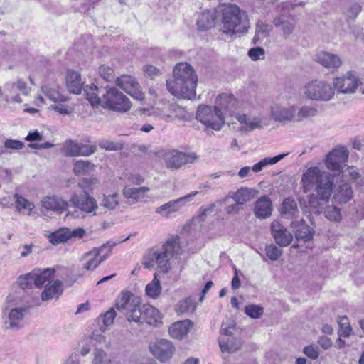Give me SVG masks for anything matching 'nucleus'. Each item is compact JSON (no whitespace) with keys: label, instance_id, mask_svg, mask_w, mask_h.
Instances as JSON below:
<instances>
[{"label":"nucleus","instance_id":"f257e3e1","mask_svg":"<svg viewBox=\"0 0 364 364\" xmlns=\"http://www.w3.org/2000/svg\"><path fill=\"white\" fill-rule=\"evenodd\" d=\"M301 183L305 193L311 192L304 211L320 215L332 195L334 175L318 166H311L303 173Z\"/></svg>","mask_w":364,"mask_h":364},{"label":"nucleus","instance_id":"f03ea898","mask_svg":"<svg viewBox=\"0 0 364 364\" xmlns=\"http://www.w3.org/2000/svg\"><path fill=\"white\" fill-rule=\"evenodd\" d=\"M87 100L92 106L100 105L110 110L126 112L131 109L129 99L114 87H97L92 84L84 87Z\"/></svg>","mask_w":364,"mask_h":364},{"label":"nucleus","instance_id":"7ed1b4c3","mask_svg":"<svg viewBox=\"0 0 364 364\" xmlns=\"http://www.w3.org/2000/svg\"><path fill=\"white\" fill-rule=\"evenodd\" d=\"M198 75L194 68L188 63H177L173 70V79L166 80L168 92L173 95L183 99L196 97Z\"/></svg>","mask_w":364,"mask_h":364},{"label":"nucleus","instance_id":"20e7f679","mask_svg":"<svg viewBox=\"0 0 364 364\" xmlns=\"http://www.w3.org/2000/svg\"><path fill=\"white\" fill-rule=\"evenodd\" d=\"M181 252L178 237H171L161 245L149 250L144 256L143 265L166 274L171 269V260L179 256Z\"/></svg>","mask_w":364,"mask_h":364},{"label":"nucleus","instance_id":"39448f33","mask_svg":"<svg viewBox=\"0 0 364 364\" xmlns=\"http://www.w3.org/2000/svg\"><path fill=\"white\" fill-rule=\"evenodd\" d=\"M222 24L224 32L243 33L249 28V21L245 11L235 4H226L222 9Z\"/></svg>","mask_w":364,"mask_h":364},{"label":"nucleus","instance_id":"423d86ee","mask_svg":"<svg viewBox=\"0 0 364 364\" xmlns=\"http://www.w3.org/2000/svg\"><path fill=\"white\" fill-rule=\"evenodd\" d=\"M141 298L129 291H122L117 297L115 308L125 315L129 321H138L141 316Z\"/></svg>","mask_w":364,"mask_h":364},{"label":"nucleus","instance_id":"0eeeda50","mask_svg":"<svg viewBox=\"0 0 364 364\" xmlns=\"http://www.w3.org/2000/svg\"><path fill=\"white\" fill-rule=\"evenodd\" d=\"M305 97L315 101L328 102L334 96L335 91L332 85L321 80H312L304 87Z\"/></svg>","mask_w":364,"mask_h":364},{"label":"nucleus","instance_id":"6e6552de","mask_svg":"<svg viewBox=\"0 0 364 364\" xmlns=\"http://www.w3.org/2000/svg\"><path fill=\"white\" fill-rule=\"evenodd\" d=\"M196 118L206 128L216 131L220 130L225 124L223 112L216 106L213 108L208 105H199Z\"/></svg>","mask_w":364,"mask_h":364},{"label":"nucleus","instance_id":"1a4fd4ad","mask_svg":"<svg viewBox=\"0 0 364 364\" xmlns=\"http://www.w3.org/2000/svg\"><path fill=\"white\" fill-rule=\"evenodd\" d=\"M198 159L194 152H183L176 149L168 150L164 154L166 166L172 170L179 169L188 164H193Z\"/></svg>","mask_w":364,"mask_h":364},{"label":"nucleus","instance_id":"9d476101","mask_svg":"<svg viewBox=\"0 0 364 364\" xmlns=\"http://www.w3.org/2000/svg\"><path fill=\"white\" fill-rule=\"evenodd\" d=\"M105 245L99 248H94L90 251L85 252L80 259L82 262V269L86 271H92L95 269L102 262L109 257L111 248L109 247L108 253L101 255V252L105 247Z\"/></svg>","mask_w":364,"mask_h":364},{"label":"nucleus","instance_id":"9b49d317","mask_svg":"<svg viewBox=\"0 0 364 364\" xmlns=\"http://www.w3.org/2000/svg\"><path fill=\"white\" fill-rule=\"evenodd\" d=\"M70 201L74 207L77 208L82 212L92 215H96V210L98 208L97 201L85 191L80 193H73Z\"/></svg>","mask_w":364,"mask_h":364},{"label":"nucleus","instance_id":"f8f14e48","mask_svg":"<svg viewBox=\"0 0 364 364\" xmlns=\"http://www.w3.org/2000/svg\"><path fill=\"white\" fill-rule=\"evenodd\" d=\"M360 80L353 71H348L346 75L336 77L333 80V88L338 92L344 94L354 93L357 90Z\"/></svg>","mask_w":364,"mask_h":364},{"label":"nucleus","instance_id":"ddd939ff","mask_svg":"<svg viewBox=\"0 0 364 364\" xmlns=\"http://www.w3.org/2000/svg\"><path fill=\"white\" fill-rule=\"evenodd\" d=\"M349 152L345 146H340L329 152L326 158L325 164L328 169L340 171L342 166L347 162Z\"/></svg>","mask_w":364,"mask_h":364},{"label":"nucleus","instance_id":"4468645a","mask_svg":"<svg viewBox=\"0 0 364 364\" xmlns=\"http://www.w3.org/2000/svg\"><path fill=\"white\" fill-rule=\"evenodd\" d=\"M279 7L281 8L280 14L274 18L273 23L275 27L281 29L285 36H288L292 33L296 21L287 6L281 5Z\"/></svg>","mask_w":364,"mask_h":364},{"label":"nucleus","instance_id":"2eb2a0df","mask_svg":"<svg viewBox=\"0 0 364 364\" xmlns=\"http://www.w3.org/2000/svg\"><path fill=\"white\" fill-rule=\"evenodd\" d=\"M149 349L153 355L161 362L168 360L175 352L173 343L166 339H161L151 343Z\"/></svg>","mask_w":364,"mask_h":364},{"label":"nucleus","instance_id":"dca6fc26","mask_svg":"<svg viewBox=\"0 0 364 364\" xmlns=\"http://www.w3.org/2000/svg\"><path fill=\"white\" fill-rule=\"evenodd\" d=\"M115 83L136 100H144V93L141 91L139 83L132 76L127 75H121L116 78Z\"/></svg>","mask_w":364,"mask_h":364},{"label":"nucleus","instance_id":"f3484780","mask_svg":"<svg viewBox=\"0 0 364 364\" xmlns=\"http://www.w3.org/2000/svg\"><path fill=\"white\" fill-rule=\"evenodd\" d=\"M198 193V191H193L191 193L181 197L176 200H171L156 209V213L159 214L164 218H168L172 213L178 211L190 199L196 196Z\"/></svg>","mask_w":364,"mask_h":364},{"label":"nucleus","instance_id":"a211bd4d","mask_svg":"<svg viewBox=\"0 0 364 364\" xmlns=\"http://www.w3.org/2000/svg\"><path fill=\"white\" fill-rule=\"evenodd\" d=\"M270 230L276 244L280 247L288 246L292 242V234L280 222L274 220L271 223Z\"/></svg>","mask_w":364,"mask_h":364},{"label":"nucleus","instance_id":"6ab92c4d","mask_svg":"<svg viewBox=\"0 0 364 364\" xmlns=\"http://www.w3.org/2000/svg\"><path fill=\"white\" fill-rule=\"evenodd\" d=\"M236 119L242 126L240 127V131L242 132H250L255 129H261L265 125L264 119L259 116L250 117L247 114H237Z\"/></svg>","mask_w":364,"mask_h":364},{"label":"nucleus","instance_id":"aec40b11","mask_svg":"<svg viewBox=\"0 0 364 364\" xmlns=\"http://www.w3.org/2000/svg\"><path fill=\"white\" fill-rule=\"evenodd\" d=\"M332 201L338 205L347 203L353 197V192L350 184L343 183L340 185H335L333 188Z\"/></svg>","mask_w":364,"mask_h":364},{"label":"nucleus","instance_id":"412c9836","mask_svg":"<svg viewBox=\"0 0 364 364\" xmlns=\"http://www.w3.org/2000/svg\"><path fill=\"white\" fill-rule=\"evenodd\" d=\"M291 227L294 232L296 240L306 242L313 239L314 231L306 224L304 219L293 221Z\"/></svg>","mask_w":364,"mask_h":364},{"label":"nucleus","instance_id":"4be33fe9","mask_svg":"<svg viewBox=\"0 0 364 364\" xmlns=\"http://www.w3.org/2000/svg\"><path fill=\"white\" fill-rule=\"evenodd\" d=\"M316 60L332 72L337 70L342 65V61L338 55L326 51L318 53L316 55Z\"/></svg>","mask_w":364,"mask_h":364},{"label":"nucleus","instance_id":"5701e85b","mask_svg":"<svg viewBox=\"0 0 364 364\" xmlns=\"http://www.w3.org/2000/svg\"><path fill=\"white\" fill-rule=\"evenodd\" d=\"M272 203L268 196H262L259 198L254 207V214L256 218L263 220L272 215Z\"/></svg>","mask_w":364,"mask_h":364},{"label":"nucleus","instance_id":"b1692460","mask_svg":"<svg viewBox=\"0 0 364 364\" xmlns=\"http://www.w3.org/2000/svg\"><path fill=\"white\" fill-rule=\"evenodd\" d=\"M271 113L277 122H291L295 117L296 109L294 106L286 107L276 105L272 107Z\"/></svg>","mask_w":364,"mask_h":364},{"label":"nucleus","instance_id":"393cba45","mask_svg":"<svg viewBox=\"0 0 364 364\" xmlns=\"http://www.w3.org/2000/svg\"><path fill=\"white\" fill-rule=\"evenodd\" d=\"M141 316L137 323H146L149 325L156 324L161 318L157 309L149 305H141L140 307Z\"/></svg>","mask_w":364,"mask_h":364},{"label":"nucleus","instance_id":"a878e982","mask_svg":"<svg viewBox=\"0 0 364 364\" xmlns=\"http://www.w3.org/2000/svg\"><path fill=\"white\" fill-rule=\"evenodd\" d=\"M63 291V283L60 280H55L52 284L50 282L46 285L45 289L41 293V299L47 301L51 299H58Z\"/></svg>","mask_w":364,"mask_h":364},{"label":"nucleus","instance_id":"bb28decb","mask_svg":"<svg viewBox=\"0 0 364 364\" xmlns=\"http://www.w3.org/2000/svg\"><path fill=\"white\" fill-rule=\"evenodd\" d=\"M217 19L215 9H208L200 13L198 17L196 24L198 30L205 31L214 27Z\"/></svg>","mask_w":364,"mask_h":364},{"label":"nucleus","instance_id":"cd10ccee","mask_svg":"<svg viewBox=\"0 0 364 364\" xmlns=\"http://www.w3.org/2000/svg\"><path fill=\"white\" fill-rule=\"evenodd\" d=\"M41 205L46 210L63 213L68 206V203L53 196L44 197L41 201Z\"/></svg>","mask_w":364,"mask_h":364},{"label":"nucleus","instance_id":"c85d7f7f","mask_svg":"<svg viewBox=\"0 0 364 364\" xmlns=\"http://www.w3.org/2000/svg\"><path fill=\"white\" fill-rule=\"evenodd\" d=\"M191 326L192 323L189 320L178 321L169 327L168 333L173 338L182 339L188 334Z\"/></svg>","mask_w":364,"mask_h":364},{"label":"nucleus","instance_id":"c756f323","mask_svg":"<svg viewBox=\"0 0 364 364\" xmlns=\"http://www.w3.org/2000/svg\"><path fill=\"white\" fill-rule=\"evenodd\" d=\"M257 193V191L254 189L242 187L230 194L235 203L242 205L253 199L256 196Z\"/></svg>","mask_w":364,"mask_h":364},{"label":"nucleus","instance_id":"7c9ffc66","mask_svg":"<svg viewBox=\"0 0 364 364\" xmlns=\"http://www.w3.org/2000/svg\"><path fill=\"white\" fill-rule=\"evenodd\" d=\"M81 75L73 70L68 71L66 75V85L68 91L73 94H80L82 89Z\"/></svg>","mask_w":364,"mask_h":364},{"label":"nucleus","instance_id":"2f4dec72","mask_svg":"<svg viewBox=\"0 0 364 364\" xmlns=\"http://www.w3.org/2000/svg\"><path fill=\"white\" fill-rule=\"evenodd\" d=\"M215 103L216 107L221 112L225 110L231 112L235 109L236 100L233 95L223 93L217 97Z\"/></svg>","mask_w":364,"mask_h":364},{"label":"nucleus","instance_id":"473e14b6","mask_svg":"<svg viewBox=\"0 0 364 364\" xmlns=\"http://www.w3.org/2000/svg\"><path fill=\"white\" fill-rule=\"evenodd\" d=\"M281 215L284 218H293L299 213L297 203L293 198H285L281 207Z\"/></svg>","mask_w":364,"mask_h":364},{"label":"nucleus","instance_id":"72a5a7b5","mask_svg":"<svg viewBox=\"0 0 364 364\" xmlns=\"http://www.w3.org/2000/svg\"><path fill=\"white\" fill-rule=\"evenodd\" d=\"M28 309L26 307H16L11 309L9 314V328H20L22 325L21 322L26 314Z\"/></svg>","mask_w":364,"mask_h":364},{"label":"nucleus","instance_id":"f704fd0d","mask_svg":"<svg viewBox=\"0 0 364 364\" xmlns=\"http://www.w3.org/2000/svg\"><path fill=\"white\" fill-rule=\"evenodd\" d=\"M33 274L35 279V286L38 288L43 287L46 282H50V280L55 276V270L53 268H48L43 270L34 269Z\"/></svg>","mask_w":364,"mask_h":364},{"label":"nucleus","instance_id":"c9c22d12","mask_svg":"<svg viewBox=\"0 0 364 364\" xmlns=\"http://www.w3.org/2000/svg\"><path fill=\"white\" fill-rule=\"evenodd\" d=\"M269 26L264 23L262 21H258L256 24L255 34L252 38V43L254 45L261 44L264 38H267L269 35Z\"/></svg>","mask_w":364,"mask_h":364},{"label":"nucleus","instance_id":"e433bc0d","mask_svg":"<svg viewBox=\"0 0 364 364\" xmlns=\"http://www.w3.org/2000/svg\"><path fill=\"white\" fill-rule=\"evenodd\" d=\"M95 166L89 161L77 160L73 164V173L77 176L85 175L94 171Z\"/></svg>","mask_w":364,"mask_h":364},{"label":"nucleus","instance_id":"4c0bfd02","mask_svg":"<svg viewBox=\"0 0 364 364\" xmlns=\"http://www.w3.org/2000/svg\"><path fill=\"white\" fill-rule=\"evenodd\" d=\"M219 346L222 352L234 353L238 350L241 346V342L236 338H228L226 341L220 338Z\"/></svg>","mask_w":364,"mask_h":364},{"label":"nucleus","instance_id":"58836bf2","mask_svg":"<svg viewBox=\"0 0 364 364\" xmlns=\"http://www.w3.org/2000/svg\"><path fill=\"white\" fill-rule=\"evenodd\" d=\"M149 189L146 187H125L123 191V194L127 198L134 199L136 201H141L144 199L145 193L149 191Z\"/></svg>","mask_w":364,"mask_h":364},{"label":"nucleus","instance_id":"ea45409f","mask_svg":"<svg viewBox=\"0 0 364 364\" xmlns=\"http://www.w3.org/2000/svg\"><path fill=\"white\" fill-rule=\"evenodd\" d=\"M48 239L53 245L66 242L70 239V230L68 228H60L58 230L50 233Z\"/></svg>","mask_w":364,"mask_h":364},{"label":"nucleus","instance_id":"a19ab883","mask_svg":"<svg viewBox=\"0 0 364 364\" xmlns=\"http://www.w3.org/2000/svg\"><path fill=\"white\" fill-rule=\"evenodd\" d=\"M287 155H288V153L287 154H282L279 155H277L274 157H266L262 159L258 163L255 164L252 168V170L254 172H259L262 170V168L268 165H272L275 164L277 162H279L280 160L283 159Z\"/></svg>","mask_w":364,"mask_h":364},{"label":"nucleus","instance_id":"79ce46f5","mask_svg":"<svg viewBox=\"0 0 364 364\" xmlns=\"http://www.w3.org/2000/svg\"><path fill=\"white\" fill-rule=\"evenodd\" d=\"M323 210L325 217L331 222L340 223L343 219L341 208L336 205H325Z\"/></svg>","mask_w":364,"mask_h":364},{"label":"nucleus","instance_id":"37998d69","mask_svg":"<svg viewBox=\"0 0 364 364\" xmlns=\"http://www.w3.org/2000/svg\"><path fill=\"white\" fill-rule=\"evenodd\" d=\"M318 113L315 107L304 105L301 107L296 114V121L301 122L304 119L316 117Z\"/></svg>","mask_w":364,"mask_h":364},{"label":"nucleus","instance_id":"c03bdc74","mask_svg":"<svg viewBox=\"0 0 364 364\" xmlns=\"http://www.w3.org/2000/svg\"><path fill=\"white\" fill-rule=\"evenodd\" d=\"M145 291L146 295L152 299H156L160 295L161 287L156 274L154 279L146 285Z\"/></svg>","mask_w":364,"mask_h":364},{"label":"nucleus","instance_id":"a18cd8bd","mask_svg":"<svg viewBox=\"0 0 364 364\" xmlns=\"http://www.w3.org/2000/svg\"><path fill=\"white\" fill-rule=\"evenodd\" d=\"M63 151L65 156H79L80 143L75 140H66L63 144Z\"/></svg>","mask_w":364,"mask_h":364},{"label":"nucleus","instance_id":"49530a36","mask_svg":"<svg viewBox=\"0 0 364 364\" xmlns=\"http://www.w3.org/2000/svg\"><path fill=\"white\" fill-rule=\"evenodd\" d=\"M14 198L15 200V207L18 211H21L22 210H28L29 212H31L35 207L33 203L31 202L18 193H15Z\"/></svg>","mask_w":364,"mask_h":364},{"label":"nucleus","instance_id":"de8ad7c7","mask_svg":"<svg viewBox=\"0 0 364 364\" xmlns=\"http://www.w3.org/2000/svg\"><path fill=\"white\" fill-rule=\"evenodd\" d=\"M195 309L196 304L191 297H188L180 301L176 306V311L180 314L193 312Z\"/></svg>","mask_w":364,"mask_h":364},{"label":"nucleus","instance_id":"09e8293b","mask_svg":"<svg viewBox=\"0 0 364 364\" xmlns=\"http://www.w3.org/2000/svg\"><path fill=\"white\" fill-rule=\"evenodd\" d=\"M16 283L22 289H31L33 284H35L33 271L19 276L17 279Z\"/></svg>","mask_w":364,"mask_h":364},{"label":"nucleus","instance_id":"8fccbe9b","mask_svg":"<svg viewBox=\"0 0 364 364\" xmlns=\"http://www.w3.org/2000/svg\"><path fill=\"white\" fill-rule=\"evenodd\" d=\"M100 76L107 82H112L115 80L114 69L108 65H102L98 69Z\"/></svg>","mask_w":364,"mask_h":364},{"label":"nucleus","instance_id":"3c124183","mask_svg":"<svg viewBox=\"0 0 364 364\" xmlns=\"http://www.w3.org/2000/svg\"><path fill=\"white\" fill-rule=\"evenodd\" d=\"M110 363L111 359L105 350L102 349L95 350L92 364H109Z\"/></svg>","mask_w":364,"mask_h":364},{"label":"nucleus","instance_id":"603ef678","mask_svg":"<svg viewBox=\"0 0 364 364\" xmlns=\"http://www.w3.org/2000/svg\"><path fill=\"white\" fill-rule=\"evenodd\" d=\"M115 317H116V311L114 308H111L109 310H108L104 314H101L98 317L97 321L99 323L102 322L105 327H108L113 323L114 319Z\"/></svg>","mask_w":364,"mask_h":364},{"label":"nucleus","instance_id":"864d4df0","mask_svg":"<svg viewBox=\"0 0 364 364\" xmlns=\"http://www.w3.org/2000/svg\"><path fill=\"white\" fill-rule=\"evenodd\" d=\"M118 196L117 193L105 196L102 200V205L108 210L115 209L119 205Z\"/></svg>","mask_w":364,"mask_h":364},{"label":"nucleus","instance_id":"5fc2aeb1","mask_svg":"<svg viewBox=\"0 0 364 364\" xmlns=\"http://www.w3.org/2000/svg\"><path fill=\"white\" fill-rule=\"evenodd\" d=\"M99 146L101 149L106 151H120L124 148V144L119 141H112L104 140L100 142Z\"/></svg>","mask_w":364,"mask_h":364},{"label":"nucleus","instance_id":"6e6d98bb","mask_svg":"<svg viewBox=\"0 0 364 364\" xmlns=\"http://www.w3.org/2000/svg\"><path fill=\"white\" fill-rule=\"evenodd\" d=\"M265 252L267 257L272 261H277L279 259L282 254V250L277 247L275 245H269L266 246Z\"/></svg>","mask_w":364,"mask_h":364},{"label":"nucleus","instance_id":"4d7b16f0","mask_svg":"<svg viewBox=\"0 0 364 364\" xmlns=\"http://www.w3.org/2000/svg\"><path fill=\"white\" fill-rule=\"evenodd\" d=\"M245 314L251 318H258L264 313V309L258 305L250 304L245 306Z\"/></svg>","mask_w":364,"mask_h":364},{"label":"nucleus","instance_id":"13d9d810","mask_svg":"<svg viewBox=\"0 0 364 364\" xmlns=\"http://www.w3.org/2000/svg\"><path fill=\"white\" fill-rule=\"evenodd\" d=\"M215 208V203H210L206 206H201L198 210L197 218L200 221H205L207 217L213 213Z\"/></svg>","mask_w":364,"mask_h":364},{"label":"nucleus","instance_id":"bf43d9fd","mask_svg":"<svg viewBox=\"0 0 364 364\" xmlns=\"http://www.w3.org/2000/svg\"><path fill=\"white\" fill-rule=\"evenodd\" d=\"M247 55L253 61L263 60L265 58V51L261 47H255L248 50Z\"/></svg>","mask_w":364,"mask_h":364},{"label":"nucleus","instance_id":"052dcab7","mask_svg":"<svg viewBox=\"0 0 364 364\" xmlns=\"http://www.w3.org/2000/svg\"><path fill=\"white\" fill-rule=\"evenodd\" d=\"M97 150L96 145L80 143L79 156H89Z\"/></svg>","mask_w":364,"mask_h":364},{"label":"nucleus","instance_id":"680f3d73","mask_svg":"<svg viewBox=\"0 0 364 364\" xmlns=\"http://www.w3.org/2000/svg\"><path fill=\"white\" fill-rule=\"evenodd\" d=\"M46 96L53 102H65L66 97L60 95L54 89H48L45 91Z\"/></svg>","mask_w":364,"mask_h":364},{"label":"nucleus","instance_id":"e2e57ef3","mask_svg":"<svg viewBox=\"0 0 364 364\" xmlns=\"http://www.w3.org/2000/svg\"><path fill=\"white\" fill-rule=\"evenodd\" d=\"M24 144L22 141L14 139H6L4 143V148L11 150H20Z\"/></svg>","mask_w":364,"mask_h":364},{"label":"nucleus","instance_id":"0e129e2a","mask_svg":"<svg viewBox=\"0 0 364 364\" xmlns=\"http://www.w3.org/2000/svg\"><path fill=\"white\" fill-rule=\"evenodd\" d=\"M346 321V322L340 323V329L338 333L339 337H348L351 333L352 328L346 318H343L342 321Z\"/></svg>","mask_w":364,"mask_h":364},{"label":"nucleus","instance_id":"69168bd1","mask_svg":"<svg viewBox=\"0 0 364 364\" xmlns=\"http://www.w3.org/2000/svg\"><path fill=\"white\" fill-rule=\"evenodd\" d=\"M144 72L146 75L150 77L151 79L154 78L156 76H159L161 75L160 70L151 65H146L145 66H144Z\"/></svg>","mask_w":364,"mask_h":364},{"label":"nucleus","instance_id":"338daca9","mask_svg":"<svg viewBox=\"0 0 364 364\" xmlns=\"http://www.w3.org/2000/svg\"><path fill=\"white\" fill-rule=\"evenodd\" d=\"M304 353L311 359H316L319 356V352L318 349L313 346H306L303 350Z\"/></svg>","mask_w":364,"mask_h":364},{"label":"nucleus","instance_id":"774afa93","mask_svg":"<svg viewBox=\"0 0 364 364\" xmlns=\"http://www.w3.org/2000/svg\"><path fill=\"white\" fill-rule=\"evenodd\" d=\"M83 277V274H75L68 276L65 280V285L66 287H72L79 279Z\"/></svg>","mask_w":364,"mask_h":364}]
</instances>
